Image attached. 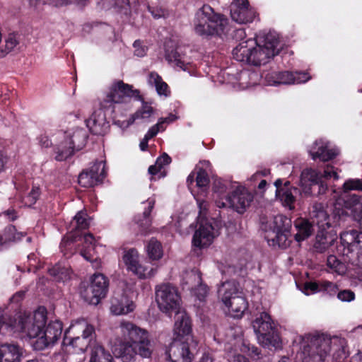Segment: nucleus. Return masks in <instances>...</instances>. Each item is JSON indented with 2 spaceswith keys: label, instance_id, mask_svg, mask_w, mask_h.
I'll list each match as a JSON object with an SVG mask.
<instances>
[{
  "label": "nucleus",
  "instance_id": "obj_1",
  "mask_svg": "<svg viewBox=\"0 0 362 362\" xmlns=\"http://www.w3.org/2000/svg\"><path fill=\"white\" fill-rule=\"evenodd\" d=\"M299 338L303 362H326L329 358L341 362L349 355L344 338L325 334H308Z\"/></svg>",
  "mask_w": 362,
  "mask_h": 362
},
{
  "label": "nucleus",
  "instance_id": "obj_2",
  "mask_svg": "<svg viewBox=\"0 0 362 362\" xmlns=\"http://www.w3.org/2000/svg\"><path fill=\"white\" fill-rule=\"evenodd\" d=\"M131 98L141 100L139 91L134 90L132 86L125 84L122 81L113 83L100 102V108L94 111L86 120L90 132L96 135L105 134L109 127L105 110L117 113L123 104L129 103Z\"/></svg>",
  "mask_w": 362,
  "mask_h": 362
},
{
  "label": "nucleus",
  "instance_id": "obj_3",
  "mask_svg": "<svg viewBox=\"0 0 362 362\" xmlns=\"http://www.w3.org/2000/svg\"><path fill=\"white\" fill-rule=\"evenodd\" d=\"M283 47L279 35L269 32L257 40L250 38L240 42L233 49V58L240 62L260 66L269 63Z\"/></svg>",
  "mask_w": 362,
  "mask_h": 362
},
{
  "label": "nucleus",
  "instance_id": "obj_4",
  "mask_svg": "<svg viewBox=\"0 0 362 362\" xmlns=\"http://www.w3.org/2000/svg\"><path fill=\"white\" fill-rule=\"evenodd\" d=\"M122 341L114 348L115 355L123 362H130L138 354L150 358L153 349L148 332L135 324L122 320L119 324Z\"/></svg>",
  "mask_w": 362,
  "mask_h": 362
},
{
  "label": "nucleus",
  "instance_id": "obj_5",
  "mask_svg": "<svg viewBox=\"0 0 362 362\" xmlns=\"http://www.w3.org/2000/svg\"><path fill=\"white\" fill-rule=\"evenodd\" d=\"M194 30L203 37L227 35L228 22L223 16L216 13L209 5H204L196 13L194 20Z\"/></svg>",
  "mask_w": 362,
  "mask_h": 362
},
{
  "label": "nucleus",
  "instance_id": "obj_6",
  "mask_svg": "<svg viewBox=\"0 0 362 362\" xmlns=\"http://www.w3.org/2000/svg\"><path fill=\"white\" fill-rule=\"evenodd\" d=\"M95 337V327L81 319L72 323L64 332L62 345L76 353H83Z\"/></svg>",
  "mask_w": 362,
  "mask_h": 362
},
{
  "label": "nucleus",
  "instance_id": "obj_7",
  "mask_svg": "<svg viewBox=\"0 0 362 362\" xmlns=\"http://www.w3.org/2000/svg\"><path fill=\"white\" fill-rule=\"evenodd\" d=\"M252 327L261 346L268 349L281 347L280 337L271 316L267 312H262L256 316L252 322Z\"/></svg>",
  "mask_w": 362,
  "mask_h": 362
},
{
  "label": "nucleus",
  "instance_id": "obj_8",
  "mask_svg": "<svg viewBox=\"0 0 362 362\" xmlns=\"http://www.w3.org/2000/svg\"><path fill=\"white\" fill-rule=\"evenodd\" d=\"M337 250L346 257L345 260L362 269V233L356 230L342 232Z\"/></svg>",
  "mask_w": 362,
  "mask_h": 362
},
{
  "label": "nucleus",
  "instance_id": "obj_9",
  "mask_svg": "<svg viewBox=\"0 0 362 362\" xmlns=\"http://www.w3.org/2000/svg\"><path fill=\"white\" fill-rule=\"evenodd\" d=\"M63 141L55 148V159L62 161L71 156L75 151L82 149L87 141L86 129L80 127L70 129L63 134Z\"/></svg>",
  "mask_w": 362,
  "mask_h": 362
},
{
  "label": "nucleus",
  "instance_id": "obj_10",
  "mask_svg": "<svg viewBox=\"0 0 362 362\" xmlns=\"http://www.w3.org/2000/svg\"><path fill=\"white\" fill-rule=\"evenodd\" d=\"M199 207V226L195 230L192 238V245L195 248L202 249L209 247L218 235V231L212 223L204 221L207 214L209 203L200 198H196Z\"/></svg>",
  "mask_w": 362,
  "mask_h": 362
},
{
  "label": "nucleus",
  "instance_id": "obj_11",
  "mask_svg": "<svg viewBox=\"0 0 362 362\" xmlns=\"http://www.w3.org/2000/svg\"><path fill=\"white\" fill-rule=\"evenodd\" d=\"M156 300L159 309L168 315L180 310L181 297L177 288L170 284L156 287Z\"/></svg>",
  "mask_w": 362,
  "mask_h": 362
},
{
  "label": "nucleus",
  "instance_id": "obj_12",
  "mask_svg": "<svg viewBox=\"0 0 362 362\" xmlns=\"http://www.w3.org/2000/svg\"><path fill=\"white\" fill-rule=\"evenodd\" d=\"M109 281L103 274H95L88 288L81 292V296L89 304L96 305L100 300L106 296Z\"/></svg>",
  "mask_w": 362,
  "mask_h": 362
},
{
  "label": "nucleus",
  "instance_id": "obj_13",
  "mask_svg": "<svg viewBox=\"0 0 362 362\" xmlns=\"http://www.w3.org/2000/svg\"><path fill=\"white\" fill-rule=\"evenodd\" d=\"M274 229L266 238L269 245L286 248L289 245L288 236L291 221L282 215L276 216L273 221Z\"/></svg>",
  "mask_w": 362,
  "mask_h": 362
},
{
  "label": "nucleus",
  "instance_id": "obj_14",
  "mask_svg": "<svg viewBox=\"0 0 362 362\" xmlns=\"http://www.w3.org/2000/svg\"><path fill=\"white\" fill-rule=\"evenodd\" d=\"M253 200V195L247 189L238 187L230 195L226 196L225 201L216 200V204L219 208L230 206L239 214L245 212Z\"/></svg>",
  "mask_w": 362,
  "mask_h": 362
},
{
  "label": "nucleus",
  "instance_id": "obj_15",
  "mask_svg": "<svg viewBox=\"0 0 362 362\" xmlns=\"http://www.w3.org/2000/svg\"><path fill=\"white\" fill-rule=\"evenodd\" d=\"M197 346L190 340L174 339L166 352L167 358L170 362H191Z\"/></svg>",
  "mask_w": 362,
  "mask_h": 362
},
{
  "label": "nucleus",
  "instance_id": "obj_16",
  "mask_svg": "<svg viewBox=\"0 0 362 362\" xmlns=\"http://www.w3.org/2000/svg\"><path fill=\"white\" fill-rule=\"evenodd\" d=\"M322 175L312 168L304 169L300 177V186L306 195H316L325 192L327 185L321 180Z\"/></svg>",
  "mask_w": 362,
  "mask_h": 362
},
{
  "label": "nucleus",
  "instance_id": "obj_17",
  "mask_svg": "<svg viewBox=\"0 0 362 362\" xmlns=\"http://www.w3.org/2000/svg\"><path fill=\"white\" fill-rule=\"evenodd\" d=\"M122 259L127 270L140 279L149 278L155 274V269L152 267L140 262L139 252L134 248L125 250Z\"/></svg>",
  "mask_w": 362,
  "mask_h": 362
},
{
  "label": "nucleus",
  "instance_id": "obj_18",
  "mask_svg": "<svg viewBox=\"0 0 362 362\" xmlns=\"http://www.w3.org/2000/svg\"><path fill=\"white\" fill-rule=\"evenodd\" d=\"M62 324L59 320L50 322L43 333L39 335L32 344L35 350L41 351L51 347L60 339L62 333Z\"/></svg>",
  "mask_w": 362,
  "mask_h": 362
},
{
  "label": "nucleus",
  "instance_id": "obj_19",
  "mask_svg": "<svg viewBox=\"0 0 362 362\" xmlns=\"http://www.w3.org/2000/svg\"><path fill=\"white\" fill-rule=\"evenodd\" d=\"M86 217L87 214L81 211L76 214L71 221L70 232L62 239L60 244L61 250L64 255H66V247L77 241L78 238H81L78 230L86 229L89 226L90 223Z\"/></svg>",
  "mask_w": 362,
  "mask_h": 362
},
{
  "label": "nucleus",
  "instance_id": "obj_20",
  "mask_svg": "<svg viewBox=\"0 0 362 362\" xmlns=\"http://www.w3.org/2000/svg\"><path fill=\"white\" fill-rule=\"evenodd\" d=\"M105 175V163L101 160L79 175L78 184L83 187H92L101 182Z\"/></svg>",
  "mask_w": 362,
  "mask_h": 362
},
{
  "label": "nucleus",
  "instance_id": "obj_21",
  "mask_svg": "<svg viewBox=\"0 0 362 362\" xmlns=\"http://www.w3.org/2000/svg\"><path fill=\"white\" fill-rule=\"evenodd\" d=\"M173 332L174 339L190 340L196 345V340L192 335L191 322L185 311L180 310L175 312Z\"/></svg>",
  "mask_w": 362,
  "mask_h": 362
},
{
  "label": "nucleus",
  "instance_id": "obj_22",
  "mask_svg": "<svg viewBox=\"0 0 362 362\" xmlns=\"http://www.w3.org/2000/svg\"><path fill=\"white\" fill-rule=\"evenodd\" d=\"M230 16L238 23L252 22L255 17V11L250 8L247 0H233L231 4Z\"/></svg>",
  "mask_w": 362,
  "mask_h": 362
},
{
  "label": "nucleus",
  "instance_id": "obj_23",
  "mask_svg": "<svg viewBox=\"0 0 362 362\" xmlns=\"http://www.w3.org/2000/svg\"><path fill=\"white\" fill-rule=\"evenodd\" d=\"M308 152L313 160L318 158L326 162L335 158L339 151L337 148H330L329 142L323 140H317L309 148Z\"/></svg>",
  "mask_w": 362,
  "mask_h": 362
},
{
  "label": "nucleus",
  "instance_id": "obj_24",
  "mask_svg": "<svg viewBox=\"0 0 362 362\" xmlns=\"http://www.w3.org/2000/svg\"><path fill=\"white\" fill-rule=\"evenodd\" d=\"M274 84H298L308 81L310 76L306 72H290L288 71L273 73Z\"/></svg>",
  "mask_w": 362,
  "mask_h": 362
},
{
  "label": "nucleus",
  "instance_id": "obj_25",
  "mask_svg": "<svg viewBox=\"0 0 362 362\" xmlns=\"http://www.w3.org/2000/svg\"><path fill=\"white\" fill-rule=\"evenodd\" d=\"M134 308V302L124 294L115 296L111 299L110 312L115 315H127Z\"/></svg>",
  "mask_w": 362,
  "mask_h": 362
},
{
  "label": "nucleus",
  "instance_id": "obj_26",
  "mask_svg": "<svg viewBox=\"0 0 362 362\" xmlns=\"http://www.w3.org/2000/svg\"><path fill=\"white\" fill-rule=\"evenodd\" d=\"M165 59L171 64L183 71H190L192 64L189 59L183 53L181 47H177L174 50H165Z\"/></svg>",
  "mask_w": 362,
  "mask_h": 362
},
{
  "label": "nucleus",
  "instance_id": "obj_27",
  "mask_svg": "<svg viewBox=\"0 0 362 362\" xmlns=\"http://www.w3.org/2000/svg\"><path fill=\"white\" fill-rule=\"evenodd\" d=\"M23 349L15 344L0 345V362H20Z\"/></svg>",
  "mask_w": 362,
  "mask_h": 362
},
{
  "label": "nucleus",
  "instance_id": "obj_28",
  "mask_svg": "<svg viewBox=\"0 0 362 362\" xmlns=\"http://www.w3.org/2000/svg\"><path fill=\"white\" fill-rule=\"evenodd\" d=\"M337 286L328 281H321L317 282H307L304 285L303 292L308 296L320 291H325L329 295H332L337 292Z\"/></svg>",
  "mask_w": 362,
  "mask_h": 362
},
{
  "label": "nucleus",
  "instance_id": "obj_29",
  "mask_svg": "<svg viewBox=\"0 0 362 362\" xmlns=\"http://www.w3.org/2000/svg\"><path fill=\"white\" fill-rule=\"evenodd\" d=\"M228 308L230 315L234 318L241 317L247 308V302L245 298L240 293L236 295L228 303L224 304Z\"/></svg>",
  "mask_w": 362,
  "mask_h": 362
},
{
  "label": "nucleus",
  "instance_id": "obj_30",
  "mask_svg": "<svg viewBox=\"0 0 362 362\" xmlns=\"http://www.w3.org/2000/svg\"><path fill=\"white\" fill-rule=\"evenodd\" d=\"M153 112V108L148 103L144 102L141 107L132 115L128 120L122 122L121 127L127 128L136 120H140L141 122H148Z\"/></svg>",
  "mask_w": 362,
  "mask_h": 362
},
{
  "label": "nucleus",
  "instance_id": "obj_31",
  "mask_svg": "<svg viewBox=\"0 0 362 362\" xmlns=\"http://www.w3.org/2000/svg\"><path fill=\"white\" fill-rule=\"evenodd\" d=\"M218 297L223 304L228 303L235 296L240 295L237 284L234 281L223 282L218 289Z\"/></svg>",
  "mask_w": 362,
  "mask_h": 362
},
{
  "label": "nucleus",
  "instance_id": "obj_32",
  "mask_svg": "<svg viewBox=\"0 0 362 362\" xmlns=\"http://www.w3.org/2000/svg\"><path fill=\"white\" fill-rule=\"evenodd\" d=\"M298 192L299 189L296 187L281 188L276 191V195L284 206L293 209L296 202V194Z\"/></svg>",
  "mask_w": 362,
  "mask_h": 362
},
{
  "label": "nucleus",
  "instance_id": "obj_33",
  "mask_svg": "<svg viewBox=\"0 0 362 362\" xmlns=\"http://www.w3.org/2000/svg\"><path fill=\"white\" fill-rule=\"evenodd\" d=\"M170 162L171 158L167 153H163L158 157L155 165H151L148 168V173L152 175L151 180H156V176H158V178L164 177L165 173L163 168L164 166L169 165Z\"/></svg>",
  "mask_w": 362,
  "mask_h": 362
},
{
  "label": "nucleus",
  "instance_id": "obj_34",
  "mask_svg": "<svg viewBox=\"0 0 362 362\" xmlns=\"http://www.w3.org/2000/svg\"><path fill=\"white\" fill-rule=\"evenodd\" d=\"M210 165L209 161H203L198 165L196 170V185L202 191H205L209 184V177L206 168Z\"/></svg>",
  "mask_w": 362,
  "mask_h": 362
},
{
  "label": "nucleus",
  "instance_id": "obj_35",
  "mask_svg": "<svg viewBox=\"0 0 362 362\" xmlns=\"http://www.w3.org/2000/svg\"><path fill=\"white\" fill-rule=\"evenodd\" d=\"M155 202L156 199L153 197H150L142 202V204L145 205V207L143 211V218L138 221V224L142 228V231L144 233L148 232V229L151 226L152 218L150 214L154 207Z\"/></svg>",
  "mask_w": 362,
  "mask_h": 362
},
{
  "label": "nucleus",
  "instance_id": "obj_36",
  "mask_svg": "<svg viewBox=\"0 0 362 362\" xmlns=\"http://www.w3.org/2000/svg\"><path fill=\"white\" fill-rule=\"evenodd\" d=\"M297 233L295 239L298 242L303 241L310 237L313 232V225L305 219H298L294 223Z\"/></svg>",
  "mask_w": 362,
  "mask_h": 362
},
{
  "label": "nucleus",
  "instance_id": "obj_37",
  "mask_svg": "<svg viewBox=\"0 0 362 362\" xmlns=\"http://www.w3.org/2000/svg\"><path fill=\"white\" fill-rule=\"evenodd\" d=\"M112 360L111 354L103 346L94 343L91 346L89 362H112Z\"/></svg>",
  "mask_w": 362,
  "mask_h": 362
},
{
  "label": "nucleus",
  "instance_id": "obj_38",
  "mask_svg": "<svg viewBox=\"0 0 362 362\" xmlns=\"http://www.w3.org/2000/svg\"><path fill=\"white\" fill-rule=\"evenodd\" d=\"M345 206L349 209L355 219L362 218V197L352 194L345 201Z\"/></svg>",
  "mask_w": 362,
  "mask_h": 362
},
{
  "label": "nucleus",
  "instance_id": "obj_39",
  "mask_svg": "<svg viewBox=\"0 0 362 362\" xmlns=\"http://www.w3.org/2000/svg\"><path fill=\"white\" fill-rule=\"evenodd\" d=\"M20 42V35L16 33H9L4 40V44L0 47V58L6 57L12 52Z\"/></svg>",
  "mask_w": 362,
  "mask_h": 362
},
{
  "label": "nucleus",
  "instance_id": "obj_40",
  "mask_svg": "<svg viewBox=\"0 0 362 362\" xmlns=\"http://www.w3.org/2000/svg\"><path fill=\"white\" fill-rule=\"evenodd\" d=\"M202 282L200 273L197 269L185 271L182 275V285L192 291Z\"/></svg>",
  "mask_w": 362,
  "mask_h": 362
},
{
  "label": "nucleus",
  "instance_id": "obj_41",
  "mask_svg": "<svg viewBox=\"0 0 362 362\" xmlns=\"http://www.w3.org/2000/svg\"><path fill=\"white\" fill-rule=\"evenodd\" d=\"M49 274L57 281H66L71 277V271L69 266L57 264L48 270Z\"/></svg>",
  "mask_w": 362,
  "mask_h": 362
},
{
  "label": "nucleus",
  "instance_id": "obj_42",
  "mask_svg": "<svg viewBox=\"0 0 362 362\" xmlns=\"http://www.w3.org/2000/svg\"><path fill=\"white\" fill-rule=\"evenodd\" d=\"M238 79L242 88H245L256 85L259 80V75L255 71L242 70L238 74Z\"/></svg>",
  "mask_w": 362,
  "mask_h": 362
},
{
  "label": "nucleus",
  "instance_id": "obj_43",
  "mask_svg": "<svg viewBox=\"0 0 362 362\" xmlns=\"http://www.w3.org/2000/svg\"><path fill=\"white\" fill-rule=\"evenodd\" d=\"M148 83L155 86L157 93L160 95L168 96L169 95L168 86L162 81L161 77L156 73L152 72L148 76Z\"/></svg>",
  "mask_w": 362,
  "mask_h": 362
},
{
  "label": "nucleus",
  "instance_id": "obj_44",
  "mask_svg": "<svg viewBox=\"0 0 362 362\" xmlns=\"http://www.w3.org/2000/svg\"><path fill=\"white\" fill-rule=\"evenodd\" d=\"M333 241L334 238L332 235L321 232L316 236L314 247L317 252H323L329 248Z\"/></svg>",
  "mask_w": 362,
  "mask_h": 362
},
{
  "label": "nucleus",
  "instance_id": "obj_45",
  "mask_svg": "<svg viewBox=\"0 0 362 362\" xmlns=\"http://www.w3.org/2000/svg\"><path fill=\"white\" fill-rule=\"evenodd\" d=\"M85 248L81 251V256L87 261L91 262L93 259V252L95 247V240L90 233L85 234L83 236Z\"/></svg>",
  "mask_w": 362,
  "mask_h": 362
},
{
  "label": "nucleus",
  "instance_id": "obj_46",
  "mask_svg": "<svg viewBox=\"0 0 362 362\" xmlns=\"http://www.w3.org/2000/svg\"><path fill=\"white\" fill-rule=\"evenodd\" d=\"M146 251L150 259L157 260L163 256V249L160 242L155 238H151L147 246Z\"/></svg>",
  "mask_w": 362,
  "mask_h": 362
},
{
  "label": "nucleus",
  "instance_id": "obj_47",
  "mask_svg": "<svg viewBox=\"0 0 362 362\" xmlns=\"http://www.w3.org/2000/svg\"><path fill=\"white\" fill-rule=\"evenodd\" d=\"M23 235V233L16 232L14 226H8L6 228L4 236H0V250L7 242L19 240Z\"/></svg>",
  "mask_w": 362,
  "mask_h": 362
},
{
  "label": "nucleus",
  "instance_id": "obj_48",
  "mask_svg": "<svg viewBox=\"0 0 362 362\" xmlns=\"http://www.w3.org/2000/svg\"><path fill=\"white\" fill-rule=\"evenodd\" d=\"M311 216L312 218L316 219L317 224L321 226H324V222H325L328 218L327 213L322 209L320 204H316L313 206Z\"/></svg>",
  "mask_w": 362,
  "mask_h": 362
},
{
  "label": "nucleus",
  "instance_id": "obj_49",
  "mask_svg": "<svg viewBox=\"0 0 362 362\" xmlns=\"http://www.w3.org/2000/svg\"><path fill=\"white\" fill-rule=\"evenodd\" d=\"M227 182L220 178L215 179L213 185V191L219 197L218 200L223 201V197H225L227 190Z\"/></svg>",
  "mask_w": 362,
  "mask_h": 362
},
{
  "label": "nucleus",
  "instance_id": "obj_50",
  "mask_svg": "<svg viewBox=\"0 0 362 362\" xmlns=\"http://www.w3.org/2000/svg\"><path fill=\"white\" fill-rule=\"evenodd\" d=\"M40 194L39 187H33L31 191L23 199V202L27 206H31L35 204Z\"/></svg>",
  "mask_w": 362,
  "mask_h": 362
},
{
  "label": "nucleus",
  "instance_id": "obj_51",
  "mask_svg": "<svg viewBox=\"0 0 362 362\" xmlns=\"http://www.w3.org/2000/svg\"><path fill=\"white\" fill-rule=\"evenodd\" d=\"M343 189L345 192L351 190L362 191V178L346 180L343 185Z\"/></svg>",
  "mask_w": 362,
  "mask_h": 362
},
{
  "label": "nucleus",
  "instance_id": "obj_52",
  "mask_svg": "<svg viewBox=\"0 0 362 362\" xmlns=\"http://www.w3.org/2000/svg\"><path fill=\"white\" fill-rule=\"evenodd\" d=\"M240 349L243 353L247 354L251 357L259 356L260 354L257 347L250 344V343H246L245 341L242 342Z\"/></svg>",
  "mask_w": 362,
  "mask_h": 362
},
{
  "label": "nucleus",
  "instance_id": "obj_53",
  "mask_svg": "<svg viewBox=\"0 0 362 362\" xmlns=\"http://www.w3.org/2000/svg\"><path fill=\"white\" fill-rule=\"evenodd\" d=\"M191 291L199 300H203L207 295L208 288L201 282Z\"/></svg>",
  "mask_w": 362,
  "mask_h": 362
},
{
  "label": "nucleus",
  "instance_id": "obj_54",
  "mask_svg": "<svg viewBox=\"0 0 362 362\" xmlns=\"http://www.w3.org/2000/svg\"><path fill=\"white\" fill-rule=\"evenodd\" d=\"M337 298L342 302H351L355 299V293L351 290L345 289L338 293Z\"/></svg>",
  "mask_w": 362,
  "mask_h": 362
},
{
  "label": "nucleus",
  "instance_id": "obj_55",
  "mask_svg": "<svg viewBox=\"0 0 362 362\" xmlns=\"http://www.w3.org/2000/svg\"><path fill=\"white\" fill-rule=\"evenodd\" d=\"M327 265L336 272L340 273L343 268L342 264L337 259L336 256L330 255L327 258Z\"/></svg>",
  "mask_w": 362,
  "mask_h": 362
},
{
  "label": "nucleus",
  "instance_id": "obj_56",
  "mask_svg": "<svg viewBox=\"0 0 362 362\" xmlns=\"http://www.w3.org/2000/svg\"><path fill=\"white\" fill-rule=\"evenodd\" d=\"M323 177L325 178L333 177L334 180L339 178L338 173L333 166L327 165L324 170Z\"/></svg>",
  "mask_w": 362,
  "mask_h": 362
},
{
  "label": "nucleus",
  "instance_id": "obj_57",
  "mask_svg": "<svg viewBox=\"0 0 362 362\" xmlns=\"http://www.w3.org/2000/svg\"><path fill=\"white\" fill-rule=\"evenodd\" d=\"M134 47V54L137 57H142L146 54V48L141 45L139 40H136L133 45Z\"/></svg>",
  "mask_w": 362,
  "mask_h": 362
},
{
  "label": "nucleus",
  "instance_id": "obj_58",
  "mask_svg": "<svg viewBox=\"0 0 362 362\" xmlns=\"http://www.w3.org/2000/svg\"><path fill=\"white\" fill-rule=\"evenodd\" d=\"M160 131H161V126H160V124L157 122V124H156L155 125L152 126L148 129V131L147 132V133L145 134L144 136L150 140L151 139H152L154 136H156L157 135V134Z\"/></svg>",
  "mask_w": 362,
  "mask_h": 362
},
{
  "label": "nucleus",
  "instance_id": "obj_59",
  "mask_svg": "<svg viewBox=\"0 0 362 362\" xmlns=\"http://www.w3.org/2000/svg\"><path fill=\"white\" fill-rule=\"evenodd\" d=\"M148 11L151 12L154 18H160L165 16V11L158 7H148Z\"/></svg>",
  "mask_w": 362,
  "mask_h": 362
},
{
  "label": "nucleus",
  "instance_id": "obj_60",
  "mask_svg": "<svg viewBox=\"0 0 362 362\" xmlns=\"http://www.w3.org/2000/svg\"><path fill=\"white\" fill-rule=\"evenodd\" d=\"M177 119V117L173 114H170L166 117H161L158 119V123L160 124L161 131H163L165 127L163 126L164 124H170Z\"/></svg>",
  "mask_w": 362,
  "mask_h": 362
},
{
  "label": "nucleus",
  "instance_id": "obj_61",
  "mask_svg": "<svg viewBox=\"0 0 362 362\" xmlns=\"http://www.w3.org/2000/svg\"><path fill=\"white\" fill-rule=\"evenodd\" d=\"M231 35L236 40H242L245 37L246 34L244 29L238 28L234 30Z\"/></svg>",
  "mask_w": 362,
  "mask_h": 362
},
{
  "label": "nucleus",
  "instance_id": "obj_62",
  "mask_svg": "<svg viewBox=\"0 0 362 362\" xmlns=\"http://www.w3.org/2000/svg\"><path fill=\"white\" fill-rule=\"evenodd\" d=\"M47 3L56 7L62 6L71 3V0H46Z\"/></svg>",
  "mask_w": 362,
  "mask_h": 362
},
{
  "label": "nucleus",
  "instance_id": "obj_63",
  "mask_svg": "<svg viewBox=\"0 0 362 362\" xmlns=\"http://www.w3.org/2000/svg\"><path fill=\"white\" fill-rule=\"evenodd\" d=\"M3 215L10 221H13L17 218L16 212L14 209H8L3 212Z\"/></svg>",
  "mask_w": 362,
  "mask_h": 362
},
{
  "label": "nucleus",
  "instance_id": "obj_64",
  "mask_svg": "<svg viewBox=\"0 0 362 362\" xmlns=\"http://www.w3.org/2000/svg\"><path fill=\"white\" fill-rule=\"evenodd\" d=\"M230 362H250V361L243 355H234L229 361Z\"/></svg>",
  "mask_w": 362,
  "mask_h": 362
}]
</instances>
